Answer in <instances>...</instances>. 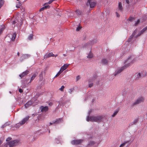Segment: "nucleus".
Here are the masks:
<instances>
[{
    "mask_svg": "<svg viewBox=\"0 0 147 147\" xmlns=\"http://www.w3.org/2000/svg\"><path fill=\"white\" fill-rule=\"evenodd\" d=\"M33 35L32 34H30L28 37V38L30 40H31L33 38Z\"/></svg>",
    "mask_w": 147,
    "mask_h": 147,
    "instance_id": "nucleus-35",
    "label": "nucleus"
},
{
    "mask_svg": "<svg viewBox=\"0 0 147 147\" xmlns=\"http://www.w3.org/2000/svg\"><path fill=\"white\" fill-rule=\"evenodd\" d=\"M92 112V111L91 110H90V111L89 112H88V116H89H89L90 115V113L91 112Z\"/></svg>",
    "mask_w": 147,
    "mask_h": 147,
    "instance_id": "nucleus-53",
    "label": "nucleus"
},
{
    "mask_svg": "<svg viewBox=\"0 0 147 147\" xmlns=\"http://www.w3.org/2000/svg\"><path fill=\"white\" fill-rule=\"evenodd\" d=\"M144 99L142 96H140L133 103L132 105L134 106L144 101Z\"/></svg>",
    "mask_w": 147,
    "mask_h": 147,
    "instance_id": "nucleus-4",
    "label": "nucleus"
},
{
    "mask_svg": "<svg viewBox=\"0 0 147 147\" xmlns=\"http://www.w3.org/2000/svg\"><path fill=\"white\" fill-rule=\"evenodd\" d=\"M141 34H142L140 32H139V33L138 34L135 36V37L136 38H137L138 36H140Z\"/></svg>",
    "mask_w": 147,
    "mask_h": 147,
    "instance_id": "nucleus-44",
    "label": "nucleus"
},
{
    "mask_svg": "<svg viewBox=\"0 0 147 147\" xmlns=\"http://www.w3.org/2000/svg\"><path fill=\"white\" fill-rule=\"evenodd\" d=\"M62 72L61 71V70H60L57 74L55 76L54 78H55L58 77Z\"/></svg>",
    "mask_w": 147,
    "mask_h": 147,
    "instance_id": "nucleus-34",
    "label": "nucleus"
},
{
    "mask_svg": "<svg viewBox=\"0 0 147 147\" xmlns=\"http://www.w3.org/2000/svg\"><path fill=\"white\" fill-rule=\"evenodd\" d=\"M9 93H10V94H11V92L10 91L9 92Z\"/></svg>",
    "mask_w": 147,
    "mask_h": 147,
    "instance_id": "nucleus-64",
    "label": "nucleus"
},
{
    "mask_svg": "<svg viewBox=\"0 0 147 147\" xmlns=\"http://www.w3.org/2000/svg\"><path fill=\"white\" fill-rule=\"evenodd\" d=\"M19 91L20 93H22L23 92V90L21 88L19 89Z\"/></svg>",
    "mask_w": 147,
    "mask_h": 147,
    "instance_id": "nucleus-52",
    "label": "nucleus"
},
{
    "mask_svg": "<svg viewBox=\"0 0 147 147\" xmlns=\"http://www.w3.org/2000/svg\"><path fill=\"white\" fill-rule=\"evenodd\" d=\"M17 55L18 56H19V55H20V53L19 52H18V53H17Z\"/></svg>",
    "mask_w": 147,
    "mask_h": 147,
    "instance_id": "nucleus-59",
    "label": "nucleus"
},
{
    "mask_svg": "<svg viewBox=\"0 0 147 147\" xmlns=\"http://www.w3.org/2000/svg\"><path fill=\"white\" fill-rule=\"evenodd\" d=\"M115 13H116V16L117 17H119L120 15L117 12H115Z\"/></svg>",
    "mask_w": 147,
    "mask_h": 147,
    "instance_id": "nucleus-47",
    "label": "nucleus"
},
{
    "mask_svg": "<svg viewBox=\"0 0 147 147\" xmlns=\"http://www.w3.org/2000/svg\"><path fill=\"white\" fill-rule=\"evenodd\" d=\"M138 119H135L134 121L132 122L131 123V125H134L136 123L138 122Z\"/></svg>",
    "mask_w": 147,
    "mask_h": 147,
    "instance_id": "nucleus-32",
    "label": "nucleus"
},
{
    "mask_svg": "<svg viewBox=\"0 0 147 147\" xmlns=\"http://www.w3.org/2000/svg\"><path fill=\"white\" fill-rule=\"evenodd\" d=\"M142 18L143 21L146 20V19H147V15H146L143 16V17H142Z\"/></svg>",
    "mask_w": 147,
    "mask_h": 147,
    "instance_id": "nucleus-41",
    "label": "nucleus"
},
{
    "mask_svg": "<svg viewBox=\"0 0 147 147\" xmlns=\"http://www.w3.org/2000/svg\"><path fill=\"white\" fill-rule=\"evenodd\" d=\"M53 123V122H52V123H50V125H52Z\"/></svg>",
    "mask_w": 147,
    "mask_h": 147,
    "instance_id": "nucleus-62",
    "label": "nucleus"
},
{
    "mask_svg": "<svg viewBox=\"0 0 147 147\" xmlns=\"http://www.w3.org/2000/svg\"><path fill=\"white\" fill-rule=\"evenodd\" d=\"M82 27L81 26H79L76 29V30L77 31H78L80 30L81 28Z\"/></svg>",
    "mask_w": 147,
    "mask_h": 147,
    "instance_id": "nucleus-43",
    "label": "nucleus"
},
{
    "mask_svg": "<svg viewBox=\"0 0 147 147\" xmlns=\"http://www.w3.org/2000/svg\"><path fill=\"white\" fill-rule=\"evenodd\" d=\"M93 54L92 53L91 51L88 53V56H87V57L88 58H91L93 57Z\"/></svg>",
    "mask_w": 147,
    "mask_h": 147,
    "instance_id": "nucleus-24",
    "label": "nucleus"
},
{
    "mask_svg": "<svg viewBox=\"0 0 147 147\" xmlns=\"http://www.w3.org/2000/svg\"><path fill=\"white\" fill-rule=\"evenodd\" d=\"M63 121V120L62 118H59L57 119L55 121H53V123H54L55 124H58Z\"/></svg>",
    "mask_w": 147,
    "mask_h": 147,
    "instance_id": "nucleus-11",
    "label": "nucleus"
},
{
    "mask_svg": "<svg viewBox=\"0 0 147 147\" xmlns=\"http://www.w3.org/2000/svg\"><path fill=\"white\" fill-rule=\"evenodd\" d=\"M58 55H55V57H56Z\"/></svg>",
    "mask_w": 147,
    "mask_h": 147,
    "instance_id": "nucleus-61",
    "label": "nucleus"
},
{
    "mask_svg": "<svg viewBox=\"0 0 147 147\" xmlns=\"http://www.w3.org/2000/svg\"><path fill=\"white\" fill-rule=\"evenodd\" d=\"M29 73V71L28 70H26L25 71L23 72L22 74L19 75L20 77L22 78L23 77H24L26 75Z\"/></svg>",
    "mask_w": 147,
    "mask_h": 147,
    "instance_id": "nucleus-16",
    "label": "nucleus"
},
{
    "mask_svg": "<svg viewBox=\"0 0 147 147\" xmlns=\"http://www.w3.org/2000/svg\"><path fill=\"white\" fill-rule=\"evenodd\" d=\"M36 75L35 74H34L33 75L32 77L30 78V83L34 79V78L36 77Z\"/></svg>",
    "mask_w": 147,
    "mask_h": 147,
    "instance_id": "nucleus-27",
    "label": "nucleus"
},
{
    "mask_svg": "<svg viewBox=\"0 0 147 147\" xmlns=\"http://www.w3.org/2000/svg\"><path fill=\"white\" fill-rule=\"evenodd\" d=\"M9 125V124L8 122H6L3 125H2V126H1V127L2 128H3L4 127H5L7 125Z\"/></svg>",
    "mask_w": 147,
    "mask_h": 147,
    "instance_id": "nucleus-30",
    "label": "nucleus"
},
{
    "mask_svg": "<svg viewBox=\"0 0 147 147\" xmlns=\"http://www.w3.org/2000/svg\"><path fill=\"white\" fill-rule=\"evenodd\" d=\"M64 88V86L63 85L61 86V87L59 89V90L61 91H63V89Z\"/></svg>",
    "mask_w": 147,
    "mask_h": 147,
    "instance_id": "nucleus-39",
    "label": "nucleus"
},
{
    "mask_svg": "<svg viewBox=\"0 0 147 147\" xmlns=\"http://www.w3.org/2000/svg\"><path fill=\"white\" fill-rule=\"evenodd\" d=\"M130 140L127 141H125L123 143L121 144L119 147H123L127 144H129L130 143Z\"/></svg>",
    "mask_w": 147,
    "mask_h": 147,
    "instance_id": "nucleus-21",
    "label": "nucleus"
},
{
    "mask_svg": "<svg viewBox=\"0 0 147 147\" xmlns=\"http://www.w3.org/2000/svg\"><path fill=\"white\" fill-rule=\"evenodd\" d=\"M90 5V7L93 8L96 5V3L94 2H91L90 3H88V4Z\"/></svg>",
    "mask_w": 147,
    "mask_h": 147,
    "instance_id": "nucleus-17",
    "label": "nucleus"
},
{
    "mask_svg": "<svg viewBox=\"0 0 147 147\" xmlns=\"http://www.w3.org/2000/svg\"><path fill=\"white\" fill-rule=\"evenodd\" d=\"M140 21L139 20H137V22L135 24V26H137L140 23Z\"/></svg>",
    "mask_w": 147,
    "mask_h": 147,
    "instance_id": "nucleus-40",
    "label": "nucleus"
},
{
    "mask_svg": "<svg viewBox=\"0 0 147 147\" xmlns=\"http://www.w3.org/2000/svg\"><path fill=\"white\" fill-rule=\"evenodd\" d=\"M44 7L41 8L40 9V11H42L44 10L45 9L49 8L50 7V6L49 5H44Z\"/></svg>",
    "mask_w": 147,
    "mask_h": 147,
    "instance_id": "nucleus-22",
    "label": "nucleus"
},
{
    "mask_svg": "<svg viewBox=\"0 0 147 147\" xmlns=\"http://www.w3.org/2000/svg\"><path fill=\"white\" fill-rule=\"evenodd\" d=\"M30 118V117L29 116H26L25 118H24L22 121H20V123H21V124L22 125H23L25 123H27V121H28Z\"/></svg>",
    "mask_w": 147,
    "mask_h": 147,
    "instance_id": "nucleus-8",
    "label": "nucleus"
},
{
    "mask_svg": "<svg viewBox=\"0 0 147 147\" xmlns=\"http://www.w3.org/2000/svg\"><path fill=\"white\" fill-rule=\"evenodd\" d=\"M40 109L42 112H45L48 111V107L47 106L44 107L42 106L40 107Z\"/></svg>",
    "mask_w": 147,
    "mask_h": 147,
    "instance_id": "nucleus-13",
    "label": "nucleus"
},
{
    "mask_svg": "<svg viewBox=\"0 0 147 147\" xmlns=\"http://www.w3.org/2000/svg\"><path fill=\"white\" fill-rule=\"evenodd\" d=\"M30 56L31 55L30 54H23L20 58V61H22L25 59H28Z\"/></svg>",
    "mask_w": 147,
    "mask_h": 147,
    "instance_id": "nucleus-7",
    "label": "nucleus"
},
{
    "mask_svg": "<svg viewBox=\"0 0 147 147\" xmlns=\"http://www.w3.org/2000/svg\"><path fill=\"white\" fill-rule=\"evenodd\" d=\"M32 104V102L31 101H29L27 102L26 104H25L24 106L26 108H27L31 105Z\"/></svg>",
    "mask_w": 147,
    "mask_h": 147,
    "instance_id": "nucleus-18",
    "label": "nucleus"
},
{
    "mask_svg": "<svg viewBox=\"0 0 147 147\" xmlns=\"http://www.w3.org/2000/svg\"><path fill=\"white\" fill-rule=\"evenodd\" d=\"M69 64H65L63 66H62L60 69V70L62 72L63 71L65 70L68 67Z\"/></svg>",
    "mask_w": 147,
    "mask_h": 147,
    "instance_id": "nucleus-15",
    "label": "nucleus"
},
{
    "mask_svg": "<svg viewBox=\"0 0 147 147\" xmlns=\"http://www.w3.org/2000/svg\"><path fill=\"white\" fill-rule=\"evenodd\" d=\"M3 142L2 141L0 140V145H1Z\"/></svg>",
    "mask_w": 147,
    "mask_h": 147,
    "instance_id": "nucleus-56",
    "label": "nucleus"
},
{
    "mask_svg": "<svg viewBox=\"0 0 147 147\" xmlns=\"http://www.w3.org/2000/svg\"><path fill=\"white\" fill-rule=\"evenodd\" d=\"M96 143V142L94 141H91L89 142L88 144V146H92L94 144Z\"/></svg>",
    "mask_w": 147,
    "mask_h": 147,
    "instance_id": "nucleus-25",
    "label": "nucleus"
},
{
    "mask_svg": "<svg viewBox=\"0 0 147 147\" xmlns=\"http://www.w3.org/2000/svg\"><path fill=\"white\" fill-rule=\"evenodd\" d=\"M147 30V26L144 28L142 30H141L140 32L142 34L146 30Z\"/></svg>",
    "mask_w": 147,
    "mask_h": 147,
    "instance_id": "nucleus-29",
    "label": "nucleus"
},
{
    "mask_svg": "<svg viewBox=\"0 0 147 147\" xmlns=\"http://www.w3.org/2000/svg\"><path fill=\"white\" fill-rule=\"evenodd\" d=\"M118 8L119 10L121 12H122L123 9V7L122 5V3L121 2L119 3Z\"/></svg>",
    "mask_w": 147,
    "mask_h": 147,
    "instance_id": "nucleus-20",
    "label": "nucleus"
},
{
    "mask_svg": "<svg viewBox=\"0 0 147 147\" xmlns=\"http://www.w3.org/2000/svg\"><path fill=\"white\" fill-rule=\"evenodd\" d=\"M63 55L65 57L66 56V55L65 54H63Z\"/></svg>",
    "mask_w": 147,
    "mask_h": 147,
    "instance_id": "nucleus-60",
    "label": "nucleus"
},
{
    "mask_svg": "<svg viewBox=\"0 0 147 147\" xmlns=\"http://www.w3.org/2000/svg\"><path fill=\"white\" fill-rule=\"evenodd\" d=\"M74 90V87H73V88H70L69 89V92L70 94H71L72 92H73Z\"/></svg>",
    "mask_w": 147,
    "mask_h": 147,
    "instance_id": "nucleus-28",
    "label": "nucleus"
},
{
    "mask_svg": "<svg viewBox=\"0 0 147 147\" xmlns=\"http://www.w3.org/2000/svg\"><path fill=\"white\" fill-rule=\"evenodd\" d=\"M16 23V22L15 21H13V24H15Z\"/></svg>",
    "mask_w": 147,
    "mask_h": 147,
    "instance_id": "nucleus-58",
    "label": "nucleus"
},
{
    "mask_svg": "<svg viewBox=\"0 0 147 147\" xmlns=\"http://www.w3.org/2000/svg\"><path fill=\"white\" fill-rule=\"evenodd\" d=\"M3 28H2L1 29H0V35L1 34V33H2V32L3 31Z\"/></svg>",
    "mask_w": 147,
    "mask_h": 147,
    "instance_id": "nucleus-48",
    "label": "nucleus"
},
{
    "mask_svg": "<svg viewBox=\"0 0 147 147\" xmlns=\"http://www.w3.org/2000/svg\"><path fill=\"white\" fill-rule=\"evenodd\" d=\"M104 117L102 115H92L90 117L88 116L86 118V121H95L96 122H100L103 120Z\"/></svg>",
    "mask_w": 147,
    "mask_h": 147,
    "instance_id": "nucleus-1",
    "label": "nucleus"
},
{
    "mask_svg": "<svg viewBox=\"0 0 147 147\" xmlns=\"http://www.w3.org/2000/svg\"><path fill=\"white\" fill-rule=\"evenodd\" d=\"M108 61L107 58H103L101 60V63L102 65H106L108 63Z\"/></svg>",
    "mask_w": 147,
    "mask_h": 147,
    "instance_id": "nucleus-14",
    "label": "nucleus"
},
{
    "mask_svg": "<svg viewBox=\"0 0 147 147\" xmlns=\"http://www.w3.org/2000/svg\"><path fill=\"white\" fill-rule=\"evenodd\" d=\"M142 76L140 73H138L136 74V80H138L142 77Z\"/></svg>",
    "mask_w": 147,
    "mask_h": 147,
    "instance_id": "nucleus-23",
    "label": "nucleus"
},
{
    "mask_svg": "<svg viewBox=\"0 0 147 147\" xmlns=\"http://www.w3.org/2000/svg\"><path fill=\"white\" fill-rule=\"evenodd\" d=\"M92 0H88V1L86 5H88V3H90L91 2H92Z\"/></svg>",
    "mask_w": 147,
    "mask_h": 147,
    "instance_id": "nucleus-50",
    "label": "nucleus"
},
{
    "mask_svg": "<svg viewBox=\"0 0 147 147\" xmlns=\"http://www.w3.org/2000/svg\"><path fill=\"white\" fill-rule=\"evenodd\" d=\"M4 1L3 0H1L0 1V8L3 5L4 3Z\"/></svg>",
    "mask_w": 147,
    "mask_h": 147,
    "instance_id": "nucleus-36",
    "label": "nucleus"
},
{
    "mask_svg": "<svg viewBox=\"0 0 147 147\" xmlns=\"http://www.w3.org/2000/svg\"><path fill=\"white\" fill-rule=\"evenodd\" d=\"M19 141L18 140H14L7 142L5 145V147H13L17 145Z\"/></svg>",
    "mask_w": 147,
    "mask_h": 147,
    "instance_id": "nucleus-3",
    "label": "nucleus"
},
{
    "mask_svg": "<svg viewBox=\"0 0 147 147\" xmlns=\"http://www.w3.org/2000/svg\"><path fill=\"white\" fill-rule=\"evenodd\" d=\"M135 61V58L132 55H131L128 57L127 59L125 62V63L127 67L130 65V64L133 63Z\"/></svg>",
    "mask_w": 147,
    "mask_h": 147,
    "instance_id": "nucleus-2",
    "label": "nucleus"
},
{
    "mask_svg": "<svg viewBox=\"0 0 147 147\" xmlns=\"http://www.w3.org/2000/svg\"><path fill=\"white\" fill-rule=\"evenodd\" d=\"M52 104H53L51 102H50L49 103V106H51L52 105Z\"/></svg>",
    "mask_w": 147,
    "mask_h": 147,
    "instance_id": "nucleus-54",
    "label": "nucleus"
},
{
    "mask_svg": "<svg viewBox=\"0 0 147 147\" xmlns=\"http://www.w3.org/2000/svg\"><path fill=\"white\" fill-rule=\"evenodd\" d=\"M16 33H12V34H9L7 38H9L10 39V41H13L14 40L16 36Z\"/></svg>",
    "mask_w": 147,
    "mask_h": 147,
    "instance_id": "nucleus-6",
    "label": "nucleus"
},
{
    "mask_svg": "<svg viewBox=\"0 0 147 147\" xmlns=\"http://www.w3.org/2000/svg\"><path fill=\"white\" fill-rule=\"evenodd\" d=\"M80 79V76H78L76 78V81H78Z\"/></svg>",
    "mask_w": 147,
    "mask_h": 147,
    "instance_id": "nucleus-42",
    "label": "nucleus"
},
{
    "mask_svg": "<svg viewBox=\"0 0 147 147\" xmlns=\"http://www.w3.org/2000/svg\"><path fill=\"white\" fill-rule=\"evenodd\" d=\"M55 0H50L49 1V2H47V3H45L44 4V5H48V4H51V3L53 1H54Z\"/></svg>",
    "mask_w": 147,
    "mask_h": 147,
    "instance_id": "nucleus-31",
    "label": "nucleus"
},
{
    "mask_svg": "<svg viewBox=\"0 0 147 147\" xmlns=\"http://www.w3.org/2000/svg\"><path fill=\"white\" fill-rule=\"evenodd\" d=\"M132 0H126V2L127 3L129 4L130 2H131Z\"/></svg>",
    "mask_w": 147,
    "mask_h": 147,
    "instance_id": "nucleus-45",
    "label": "nucleus"
},
{
    "mask_svg": "<svg viewBox=\"0 0 147 147\" xmlns=\"http://www.w3.org/2000/svg\"><path fill=\"white\" fill-rule=\"evenodd\" d=\"M16 7L18 8L20 7V6H19L18 4H17L16 5Z\"/></svg>",
    "mask_w": 147,
    "mask_h": 147,
    "instance_id": "nucleus-55",
    "label": "nucleus"
},
{
    "mask_svg": "<svg viewBox=\"0 0 147 147\" xmlns=\"http://www.w3.org/2000/svg\"><path fill=\"white\" fill-rule=\"evenodd\" d=\"M137 29H136L134 31V32L130 36L129 38L128 41L129 42H130L131 40L133 38L135 34L137 33Z\"/></svg>",
    "mask_w": 147,
    "mask_h": 147,
    "instance_id": "nucleus-12",
    "label": "nucleus"
},
{
    "mask_svg": "<svg viewBox=\"0 0 147 147\" xmlns=\"http://www.w3.org/2000/svg\"><path fill=\"white\" fill-rule=\"evenodd\" d=\"M97 76L96 75H93L92 78L91 80L92 81H94L96 78Z\"/></svg>",
    "mask_w": 147,
    "mask_h": 147,
    "instance_id": "nucleus-37",
    "label": "nucleus"
},
{
    "mask_svg": "<svg viewBox=\"0 0 147 147\" xmlns=\"http://www.w3.org/2000/svg\"><path fill=\"white\" fill-rule=\"evenodd\" d=\"M134 20V18L132 17H130L128 20L131 22L133 21Z\"/></svg>",
    "mask_w": 147,
    "mask_h": 147,
    "instance_id": "nucleus-38",
    "label": "nucleus"
},
{
    "mask_svg": "<svg viewBox=\"0 0 147 147\" xmlns=\"http://www.w3.org/2000/svg\"><path fill=\"white\" fill-rule=\"evenodd\" d=\"M127 66L125 65L119 68L117 71H116L115 72V76H116L119 73H120L124 69L126 68Z\"/></svg>",
    "mask_w": 147,
    "mask_h": 147,
    "instance_id": "nucleus-5",
    "label": "nucleus"
},
{
    "mask_svg": "<svg viewBox=\"0 0 147 147\" xmlns=\"http://www.w3.org/2000/svg\"><path fill=\"white\" fill-rule=\"evenodd\" d=\"M18 4L19 6H20L22 5V3L21 1H19Z\"/></svg>",
    "mask_w": 147,
    "mask_h": 147,
    "instance_id": "nucleus-49",
    "label": "nucleus"
},
{
    "mask_svg": "<svg viewBox=\"0 0 147 147\" xmlns=\"http://www.w3.org/2000/svg\"><path fill=\"white\" fill-rule=\"evenodd\" d=\"M82 141V140H74L72 141L71 142L73 144L77 145L81 143Z\"/></svg>",
    "mask_w": 147,
    "mask_h": 147,
    "instance_id": "nucleus-10",
    "label": "nucleus"
},
{
    "mask_svg": "<svg viewBox=\"0 0 147 147\" xmlns=\"http://www.w3.org/2000/svg\"><path fill=\"white\" fill-rule=\"evenodd\" d=\"M143 73H144V74L145 73V75L144 76H146V73L145 72H143Z\"/></svg>",
    "mask_w": 147,
    "mask_h": 147,
    "instance_id": "nucleus-57",
    "label": "nucleus"
},
{
    "mask_svg": "<svg viewBox=\"0 0 147 147\" xmlns=\"http://www.w3.org/2000/svg\"><path fill=\"white\" fill-rule=\"evenodd\" d=\"M98 146V144H97L96 145V146H95V147H96Z\"/></svg>",
    "mask_w": 147,
    "mask_h": 147,
    "instance_id": "nucleus-63",
    "label": "nucleus"
},
{
    "mask_svg": "<svg viewBox=\"0 0 147 147\" xmlns=\"http://www.w3.org/2000/svg\"><path fill=\"white\" fill-rule=\"evenodd\" d=\"M119 111V109H116L115 111L114 112L113 115H112V117H114L115 116V115L117 114L118 112Z\"/></svg>",
    "mask_w": 147,
    "mask_h": 147,
    "instance_id": "nucleus-26",
    "label": "nucleus"
},
{
    "mask_svg": "<svg viewBox=\"0 0 147 147\" xmlns=\"http://www.w3.org/2000/svg\"><path fill=\"white\" fill-rule=\"evenodd\" d=\"M22 125L21 124V123H20V122H19V123L16 124V128H19V127L21 125Z\"/></svg>",
    "mask_w": 147,
    "mask_h": 147,
    "instance_id": "nucleus-33",
    "label": "nucleus"
},
{
    "mask_svg": "<svg viewBox=\"0 0 147 147\" xmlns=\"http://www.w3.org/2000/svg\"><path fill=\"white\" fill-rule=\"evenodd\" d=\"M75 12L77 15L82 16L83 15V12L82 11L80 10L79 9H77Z\"/></svg>",
    "mask_w": 147,
    "mask_h": 147,
    "instance_id": "nucleus-19",
    "label": "nucleus"
},
{
    "mask_svg": "<svg viewBox=\"0 0 147 147\" xmlns=\"http://www.w3.org/2000/svg\"><path fill=\"white\" fill-rule=\"evenodd\" d=\"M11 139V138L10 137H8L6 139L7 141H9Z\"/></svg>",
    "mask_w": 147,
    "mask_h": 147,
    "instance_id": "nucleus-46",
    "label": "nucleus"
},
{
    "mask_svg": "<svg viewBox=\"0 0 147 147\" xmlns=\"http://www.w3.org/2000/svg\"><path fill=\"white\" fill-rule=\"evenodd\" d=\"M93 86V83H90V84H89V87H92Z\"/></svg>",
    "mask_w": 147,
    "mask_h": 147,
    "instance_id": "nucleus-51",
    "label": "nucleus"
},
{
    "mask_svg": "<svg viewBox=\"0 0 147 147\" xmlns=\"http://www.w3.org/2000/svg\"><path fill=\"white\" fill-rule=\"evenodd\" d=\"M55 56V55L53 53H47L44 56V59H47L48 58H49V57H54Z\"/></svg>",
    "mask_w": 147,
    "mask_h": 147,
    "instance_id": "nucleus-9",
    "label": "nucleus"
}]
</instances>
